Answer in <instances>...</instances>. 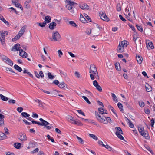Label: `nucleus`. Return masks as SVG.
<instances>
[{"instance_id": "473e14b6", "label": "nucleus", "mask_w": 155, "mask_h": 155, "mask_svg": "<svg viewBox=\"0 0 155 155\" xmlns=\"http://www.w3.org/2000/svg\"><path fill=\"white\" fill-rule=\"evenodd\" d=\"M60 91L58 90H53L52 91H51V93L52 94L53 96H55L57 95L58 93H59Z\"/></svg>"}, {"instance_id": "393cba45", "label": "nucleus", "mask_w": 155, "mask_h": 155, "mask_svg": "<svg viewBox=\"0 0 155 155\" xmlns=\"http://www.w3.org/2000/svg\"><path fill=\"white\" fill-rule=\"evenodd\" d=\"M17 0H12V3L16 7H20L21 9V7H20L21 6L20 4L17 2Z\"/></svg>"}, {"instance_id": "de8ad7c7", "label": "nucleus", "mask_w": 155, "mask_h": 155, "mask_svg": "<svg viewBox=\"0 0 155 155\" xmlns=\"http://www.w3.org/2000/svg\"><path fill=\"white\" fill-rule=\"evenodd\" d=\"M116 9L118 11H120L121 10V6L120 4V3H118L117 4L116 6Z\"/></svg>"}, {"instance_id": "052dcab7", "label": "nucleus", "mask_w": 155, "mask_h": 155, "mask_svg": "<svg viewBox=\"0 0 155 155\" xmlns=\"http://www.w3.org/2000/svg\"><path fill=\"white\" fill-rule=\"evenodd\" d=\"M39 151V149L38 148H37L36 149H35V150H34L33 151L31 152V153L32 154H34L35 153H36L38 152Z\"/></svg>"}, {"instance_id": "09e8293b", "label": "nucleus", "mask_w": 155, "mask_h": 155, "mask_svg": "<svg viewBox=\"0 0 155 155\" xmlns=\"http://www.w3.org/2000/svg\"><path fill=\"white\" fill-rule=\"evenodd\" d=\"M82 97L87 103L89 104H90L91 103V102L89 101L88 99L85 96H82Z\"/></svg>"}, {"instance_id": "774afa93", "label": "nucleus", "mask_w": 155, "mask_h": 155, "mask_svg": "<svg viewBox=\"0 0 155 155\" xmlns=\"http://www.w3.org/2000/svg\"><path fill=\"white\" fill-rule=\"evenodd\" d=\"M38 115L37 114L35 113H33L32 117L33 118H37L38 117Z\"/></svg>"}, {"instance_id": "a18cd8bd", "label": "nucleus", "mask_w": 155, "mask_h": 155, "mask_svg": "<svg viewBox=\"0 0 155 155\" xmlns=\"http://www.w3.org/2000/svg\"><path fill=\"white\" fill-rule=\"evenodd\" d=\"M76 138L78 140L79 142L81 144H83L84 143V141L82 138L78 136H76Z\"/></svg>"}, {"instance_id": "f3484780", "label": "nucleus", "mask_w": 155, "mask_h": 155, "mask_svg": "<svg viewBox=\"0 0 155 155\" xmlns=\"http://www.w3.org/2000/svg\"><path fill=\"white\" fill-rule=\"evenodd\" d=\"M35 74L36 77L38 78H40V77L42 78L44 77V75L43 74V72L41 71H39V74L37 71H35Z\"/></svg>"}, {"instance_id": "ea45409f", "label": "nucleus", "mask_w": 155, "mask_h": 155, "mask_svg": "<svg viewBox=\"0 0 155 155\" xmlns=\"http://www.w3.org/2000/svg\"><path fill=\"white\" fill-rule=\"evenodd\" d=\"M112 97L114 101L117 102H118L117 98L115 95L114 93H111Z\"/></svg>"}, {"instance_id": "6e6552de", "label": "nucleus", "mask_w": 155, "mask_h": 155, "mask_svg": "<svg viewBox=\"0 0 155 155\" xmlns=\"http://www.w3.org/2000/svg\"><path fill=\"white\" fill-rule=\"evenodd\" d=\"M115 129L116 130V135L120 140H123L124 137L121 134H123V133L121 128L119 127H116Z\"/></svg>"}, {"instance_id": "7ed1b4c3", "label": "nucleus", "mask_w": 155, "mask_h": 155, "mask_svg": "<svg viewBox=\"0 0 155 155\" xmlns=\"http://www.w3.org/2000/svg\"><path fill=\"white\" fill-rule=\"evenodd\" d=\"M39 120L41 123L39 122H36V124L39 125L43 126L46 127V128L48 130L50 129L54 128L53 127L51 126L48 122L42 118L39 119Z\"/></svg>"}, {"instance_id": "7c9ffc66", "label": "nucleus", "mask_w": 155, "mask_h": 155, "mask_svg": "<svg viewBox=\"0 0 155 155\" xmlns=\"http://www.w3.org/2000/svg\"><path fill=\"white\" fill-rule=\"evenodd\" d=\"M80 20L83 23H85L86 22V20L85 18L84 17V16L81 14H80Z\"/></svg>"}, {"instance_id": "6e6d98bb", "label": "nucleus", "mask_w": 155, "mask_h": 155, "mask_svg": "<svg viewBox=\"0 0 155 155\" xmlns=\"http://www.w3.org/2000/svg\"><path fill=\"white\" fill-rule=\"evenodd\" d=\"M23 110V108L21 107H19L17 109V110L18 112L21 113Z\"/></svg>"}, {"instance_id": "ddd939ff", "label": "nucleus", "mask_w": 155, "mask_h": 155, "mask_svg": "<svg viewBox=\"0 0 155 155\" xmlns=\"http://www.w3.org/2000/svg\"><path fill=\"white\" fill-rule=\"evenodd\" d=\"M18 137L21 141L23 142L25 141L27 139L26 135L24 133H21L20 134Z\"/></svg>"}, {"instance_id": "864d4df0", "label": "nucleus", "mask_w": 155, "mask_h": 155, "mask_svg": "<svg viewBox=\"0 0 155 155\" xmlns=\"http://www.w3.org/2000/svg\"><path fill=\"white\" fill-rule=\"evenodd\" d=\"M47 137L48 140H50L52 142H54V140L53 138L51 137L49 135H48Z\"/></svg>"}, {"instance_id": "13d9d810", "label": "nucleus", "mask_w": 155, "mask_h": 155, "mask_svg": "<svg viewBox=\"0 0 155 155\" xmlns=\"http://www.w3.org/2000/svg\"><path fill=\"white\" fill-rule=\"evenodd\" d=\"M58 56L59 57H61V56L63 55V52L61 51L60 50H59L58 51Z\"/></svg>"}, {"instance_id": "8fccbe9b", "label": "nucleus", "mask_w": 155, "mask_h": 155, "mask_svg": "<svg viewBox=\"0 0 155 155\" xmlns=\"http://www.w3.org/2000/svg\"><path fill=\"white\" fill-rule=\"evenodd\" d=\"M46 24V23L44 21L43 23H39L38 25L40 27H43L45 26Z\"/></svg>"}, {"instance_id": "a19ab883", "label": "nucleus", "mask_w": 155, "mask_h": 155, "mask_svg": "<svg viewBox=\"0 0 155 155\" xmlns=\"http://www.w3.org/2000/svg\"><path fill=\"white\" fill-rule=\"evenodd\" d=\"M117 106L118 108L120 109V111H123V106L122 104L120 102H119L118 103Z\"/></svg>"}, {"instance_id": "c9c22d12", "label": "nucleus", "mask_w": 155, "mask_h": 155, "mask_svg": "<svg viewBox=\"0 0 155 155\" xmlns=\"http://www.w3.org/2000/svg\"><path fill=\"white\" fill-rule=\"evenodd\" d=\"M80 118L84 121H87L90 123H94V121L91 120H90L88 119H84L81 117Z\"/></svg>"}, {"instance_id": "2eb2a0df", "label": "nucleus", "mask_w": 155, "mask_h": 155, "mask_svg": "<svg viewBox=\"0 0 155 155\" xmlns=\"http://www.w3.org/2000/svg\"><path fill=\"white\" fill-rule=\"evenodd\" d=\"M93 85L99 91L101 92L102 91L101 87L98 84L96 80L93 81Z\"/></svg>"}, {"instance_id": "bf43d9fd", "label": "nucleus", "mask_w": 155, "mask_h": 155, "mask_svg": "<svg viewBox=\"0 0 155 155\" xmlns=\"http://www.w3.org/2000/svg\"><path fill=\"white\" fill-rule=\"evenodd\" d=\"M86 33L88 35H90L91 33V30L90 28L87 29Z\"/></svg>"}, {"instance_id": "c85d7f7f", "label": "nucleus", "mask_w": 155, "mask_h": 155, "mask_svg": "<svg viewBox=\"0 0 155 155\" xmlns=\"http://www.w3.org/2000/svg\"><path fill=\"white\" fill-rule=\"evenodd\" d=\"M72 124H75L79 126L83 125V124L79 120H74Z\"/></svg>"}, {"instance_id": "4be33fe9", "label": "nucleus", "mask_w": 155, "mask_h": 155, "mask_svg": "<svg viewBox=\"0 0 155 155\" xmlns=\"http://www.w3.org/2000/svg\"><path fill=\"white\" fill-rule=\"evenodd\" d=\"M58 87L61 89H65L66 88H68L67 85L64 82L61 83L58 85Z\"/></svg>"}, {"instance_id": "f704fd0d", "label": "nucleus", "mask_w": 155, "mask_h": 155, "mask_svg": "<svg viewBox=\"0 0 155 155\" xmlns=\"http://www.w3.org/2000/svg\"><path fill=\"white\" fill-rule=\"evenodd\" d=\"M21 146V144L19 143H15L14 144V147L18 149L20 148Z\"/></svg>"}, {"instance_id": "338daca9", "label": "nucleus", "mask_w": 155, "mask_h": 155, "mask_svg": "<svg viewBox=\"0 0 155 155\" xmlns=\"http://www.w3.org/2000/svg\"><path fill=\"white\" fill-rule=\"evenodd\" d=\"M77 112L80 114L82 115H83L85 116V114L84 112H82L81 110H77Z\"/></svg>"}, {"instance_id": "680f3d73", "label": "nucleus", "mask_w": 155, "mask_h": 155, "mask_svg": "<svg viewBox=\"0 0 155 155\" xmlns=\"http://www.w3.org/2000/svg\"><path fill=\"white\" fill-rule=\"evenodd\" d=\"M2 21L7 25H9V23L4 18L2 19Z\"/></svg>"}, {"instance_id": "79ce46f5", "label": "nucleus", "mask_w": 155, "mask_h": 155, "mask_svg": "<svg viewBox=\"0 0 155 155\" xmlns=\"http://www.w3.org/2000/svg\"><path fill=\"white\" fill-rule=\"evenodd\" d=\"M115 66L117 70L119 71H120V70L121 69L120 68V66L119 63H116L115 64Z\"/></svg>"}, {"instance_id": "603ef678", "label": "nucleus", "mask_w": 155, "mask_h": 155, "mask_svg": "<svg viewBox=\"0 0 155 155\" xmlns=\"http://www.w3.org/2000/svg\"><path fill=\"white\" fill-rule=\"evenodd\" d=\"M30 2V0H29L28 1V2H26L25 3V7L27 8H28L29 7L30 5L29 4V3Z\"/></svg>"}, {"instance_id": "6ab92c4d", "label": "nucleus", "mask_w": 155, "mask_h": 155, "mask_svg": "<svg viewBox=\"0 0 155 155\" xmlns=\"http://www.w3.org/2000/svg\"><path fill=\"white\" fill-rule=\"evenodd\" d=\"M98 111L99 112L100 114H102V115L104 114H107L108 113L107 110L104 109L102 108H99L98 109Z\"/></svg>"}, {"instance_id": "e2e57ef3", "label": "nucleus", "mask_w": 155, "mask_h": 155, "mask_svg": "<svg viewBox=\"0 0 155 155\" xmlns=\"http://www.w3.org/2000/svg\"><path fill=\"white\" fill-rule=\"evenodd\" d=\"M137 29L140 32H142L143 31V28L142 27L138 25H137Z\"/></svg>"}, {"instance_id": "49530a36", "label": "nucleus", "mask_w": 155, "mask_h": 155, "mask_svg": "<svg viewBox=\"0 0 155 155\" xmlns=\"http://www.w3.org/2000/svg\"><path fill=\"white\" fill-rule=\"evenodd\" d=\"M35 101L38 103L39 106L40 107L42 106V103L41 101L40 100L36 99L35 100Z\"/></svg>"}, {"instance_id": "c756f323", "label": "nucleus", "mask_w": 155, "mask_h": 155, "mask_svg": "<svg viewBox=\"0 0 155 155\" xmlns=\"http://www.w3.org/2000/svg\"><path fill=\"white\" fill-rule=\"evenodd\" d=\"M69 24L73 27L77 28L78 25L73 21H69L68 22Z\"/></svg>"}, {"instance_id": "412c9836", "label": "nucleus", "mask_w": 155, "mask_h": 155, "mask_svg": "<svg viewBox=\"0 0 155 155\" xmlns=\"http://www.w3.org/2000/svg\"><path fill=\"white\" fill-rule=\"evenodd\" d=\"M80 8L82 9H88L89 7L87 4H82L80 5Z\"/></svg>"}, {"instance_id": "3c124183", "label": "nucleus", "mask_w": 155, "mask_h": 155, "mask_svg": "<svg viewBox=\"0 0 155 155\" xmlns=\"http://www.w3.org/2000/svg\"><path fill=\"white\" fill-rule=\"evenodd\" d=\"M125 13L126 14H125V15H127L129 16H130L131 15L130 12L129 10L127 9V8H126L125 9Z\"/></svg>"}, {"instance_id": "a878e982", "label": "nucleus", "mask_w": 155, "mask_h": 155, "mask_svg": "<svg viewBox=\"0 0 155 155\" xmlns=\"http://www.w3.org/2000/svg\"><path fill=\"white\" fill-rule=\"evenodd\" d=\"M45 21L44 22L46 23H48L51 22V18L50 16H47L45 18Z\"/></svg>"}, {"instance_id": "37998d69", "label": "nucleus", "mask_w": 155, "mask_h": 155, "mask_svg": "<svg viewBox=\"0 0 155 155\" xmlns=\"http://www.w3.org/2000/svg\"><path fill=\"white\" fill-rule=\"evenodd\" d=\"M103 147H105L109 151H111L112 150V148L107 144L106 145H103Z\"/></svg>"}, {"instance_id": "4c0bfd02", "label": "nucleus", "mask_w": 155, "mask_h": 155, "mask_svg": "<svg viewBox=\"0 0 155 155\" xmlns=\"http://www.w3.org/2000/svg\"><path fill=\"white\" fill-rule=\"evenodd\" d=\"M89 135L90 137L92 138L95 140H97L98 139L97 137L94 134H90Z\"/></svg>"}, {"instance_id": "f03ea898", "label": "nucleus", "mask_w": 155, "mask_h": 155, "mask_svg": "<svg viewBox=\"0 0 155 155\" xmlns=\"http://www.w3.org/2000/svg\"><path fill=\"white\" fill-rule=\"evenodd\" d=\"M90 76L91 80H94L95 78L99 79V77L96 66L93 64H91L90 67Z\"/></svg>"}, {"instance_id": "4d7b16f0", "label": "nucleus", "mask_w": 155, "mask_h": 155, "mask_svg": "<svg viewBox=\"0 0 155 155\" xmlns=\"http://www.w3.org/2000/svg\"><path fill=\"white\" fill-rule=\"evenodd\" d=\"M5 69L7 71H9L11 72L15 73V72H14L13 70L11 68H9L7 67H5Z\"/></svg>"}, {"instance_id": "69168bd1", "label": "nucleus", "mask_w": 155, "mask_h": 155, "mask_svg": "<svg viewBox=\"0 0 155 155\" xmlns=\"http://www.w3.org/2000/svg\"><path fill=\"white\" fill-rule=\"evenodd\" d=\"M85 17L89 21H91V19L86 14H85L84 15Z\"/></svg>"}, {"instance_id": "4468645a", "label": "nucleus", "mask_w": 155, "mask_h": 155, "mask_svg": "<svg viewBox=\"0 0 155 155\" xmlns=\"http://www.w3.org/2000/svg\"><path fill=\"white\" fill-rule=\"evenodd\" d=\"M22 49L20 46V44L17 43L11 49V51H19Z\"/></svg>"}, {"instance_id": "e433bc0d", "label": "nucleus", "mask_w": 155, "mask_h": 155, "mask_svg": "<svg viewBox=\"0 0 155 155\" xmlns=\"http://www.w3.org/2000/svg\"><path fill=\"white\" fill-rule=\"evenodd\" d=\"M0 97L2 100L5 101H6L8 100V98L7 97L4 96L2 94H0Z\"/></svg>"}, {"instance_id": "39448f33", "label": "nucleus", "mask_w": 155, "mask_h": 155, "mask_svg": "<svg viewBox=\"0 0 155 155\" xmlns=\"http://www.w3.org/2000/svg\"><path fill=\"white\" fill-rule=\"evenodd\" d=\"M138 130L140 134L144 137L146 139H149V137L147 131L144 130V128L143 127L140 126L138 127Z\"/></svg>"}, {"instance_id": "423d86ee", "label": "nucleus", "mask_w": 155, "mask_h": 155, "mask_svg": "<svg viewBox=\"0 0 155 155\" xmlns=\"http://www.w3.org/2000/svg\"><path fill=\"white\" fill-rule=\"evenodd\" d=\"M26 28V26H23L21 29L20 31H19L17 35L15 38H12V41H15L18 39L24 33L25 30Z\"/></svg>"}, {"instance_id": "58836bf2", "label": "nucleus", "mask_w": 155, "mask_h": 155, "mask_svg": "<svg viewBox=\"0 0 155 155\" xmlns=\"http://www.w3.org/2000/svg\"><path fill=\"white\" fill-rule=\"evenodd\" d=\"M48 78L50 79H53L54 78L55 76L51 74L49 72L48 74Z\"/></svg>"}, {"instance_id": "dca6fc26", "label": "nucleus", "mask_w": 155, "mask_h": 155, "mask_svg": "<svg viewBox=\"0 0 155 155\" xmlns=\"http://www.w3.org/2000/svg\"><path fill=\"white\" fill-rule=\"evenodd\" d=\"M68 4L66 6V8L68 10H71L72 8V6L75 3L74 2L71 1H68Z\"/></svg>"}, {"instance_id": "9d476101", "label": "nucleus", "mask_w": 155, "mask_h": 155, "mask_svg": "<svg viewBox=\"0 0 155 155\" xmlns=\"http://www.w3.org/2000/svg\"><path fill=\"white\" fill-rule=\"evenodd\" d=\"M99 14L100 18L102 20L106 21H109V18L107 16L104 12H101Z\"/></svg>"}, {"instance_id": "72a5a7b5", "label": "nucleus", "mask_w": 155, "mask_h": 155, "mask_svg": "<svg viewBox=\"0 0 155 155\" xmlns=\"http://www.w3.org/2000/svg\"><path fill=\"white\" fill-rule=\"evenodd\" d=\"M14 68L19 72H21L22 71L21 68L18 65L15 64L14 66Z\"/></svg>"}, {"instance_id": "bb28decb", "label": "nucleus", "mask_w": 155, "mask_h": 155, "mask_svg": "<svg viewBox=\"0 0 155 155\" xmlns=\"http://www.w3.org/2000/svg\"><path fill=\"white\" fill-rule=\"evenodd\" d=\"M145 87L146 90L147 92H150L152 90V88L151 86L147 83L145 85Z\"/></svg>"}, {"instance_id": "0eeeda50", "label": "nucleus", "mask_w": 155, "mask_h": 155, "mask_svg": "<svg viewBox=\"0 0 155 155\" xmlns=\"http://www.w3.org/2000/svg\"><path fill=\"white\" fill-rule=\"evenodd\" d=\"M61 36L59 33L56 31H54L52 33V41H59L61 40Z\"/></svg>"}, {"instance_id": "0e129e2a", "label": "nucleus", "mask_w": 155, "mask_h": 155, "mask_svg": "<svg viewBox=\"0 0 155 155\" xmlns=\"http://www.w3.org/2000/svg\"><path fill=\"white\" fill-rule=\"evenodd\" d=\"M75 76L78 78H80V75L78 72L76 71L75 73Z\"/></svg>"}, {"instance_id": "2f4dec72", "label": "nucleus", "mask_w": 155, "mask_h": 155, "mask_svg": "<svg viewBox=\"0 0 155 155\" xmlns=\"http://www.w3.org/2000/svg\"><path fill=\"white\" fill-rule=\"evenodd\" d=\"M6 137L5 134L2 132H0V140H3L6 138Z\"/></svg>"}, {"instance_id": "b1692460", "label": "nucleus", "mask_w": 155, "mask_h": 155, "mask_svg": "<svg viewBox=\"0 0 155 155\" xmlns=\"http://www.w3.org/2000/svg\"><path fill=\"white\" fill-rule=\"evenodd\" d=\"M125 118L126 121L129 125V127L132 128H133L134 127V126L131 121L126 117H125Z\"/></svg>"}, {"instance_id": "20e7f679", "label": "nucleus", "mask_w": 155, "mask_h": 155, "mask_svg": "<svg viewBox=\"0 0 155 155\" xmlns=\"http://www.w3.org/2000/svg\"><path fill=\"white\" fill-rule=\"evenodd\" d=\"M127 41H123L120 42L117 48V51L119 53L124 52V48L127 47Z\"/></svg>"}, {"instance_id": "1a4fd4ad", "label": "nucleus", "mask_w": 155, "mask_h": 155, "mask_svg": "<svg viewBox=\"0 0 155 155\" xmlns=\"http://www.w3.org/2000/svg\"><path fill=\"white\" fill-rule=\"evenodd\" d=\"M8 34V32L6 31H0V40L2 44H4L5 42V36Z\"/></svg>"}, {"instance_id": "f8f14e48", "label": "nucleus", "mask_w": 155, "mask_h": 155, "mask_svg": "<svg viewBox=\"0 0 155 155\" xmlns=\"http://www.w3.org/2000/svg\"><path fill=\"white\" fill-rule=\"evenodd\" d=\"M147 47L148 49H152L154 48V46L152 42L149 40H146Z\"/></svg>"}, {"instance_id": "aec40b11", "label": "nucleus", "mask_w": 155, "mask_h": 155, "mask_svg": "<svg viewBox=\"0 0 155 155\" xmlns=\"http://www.w3.org/2000/svg\"><path fill=\"white\" fill-rule=\"evenodd\" d=\"M66 118L67 121H68L69 122H70L72 124L74 120L72 117L69 115H67L66 117Z\"/></svg>"}, {"instance_id": "c03bdc74", "label": "nucleus", "mask_w": 155, "mask_h": 155, "mask_svg": "<svg viewBox=\"0 0 155 155\" xmlns=\"http://www.w3.org/2000/svg\"><path fill=\"white\" fill-rule=\"evenodd\" d=\"M21 115L25 117H27L30 116V115L26 112H22L21 113Z\"/></svg>"}, {"instance_id": "5701e85b", "label": "nucleus", "mask_w": 155, "mask_h": 155, "mask_svg": "<svg viewBox=\"0 0 155 155\" xmlns=\"http://www.w3.org/2000/svg\"><path fill=\"white\" fill-rule=\"evenodd\" d=\"M136 57L137 62L139 64H141L143 60L142 57L139 55H136Z\"/></svg>"}, {"instance_id": "9b49d317", "label": "nucleus", "mask_w": 155, "mask_h": 155, "mask_svg": "<svg viewBox=\"0 0 155 155\" xmlns=\"http://www.w3.org/2000/svg\"><path fill=\"white\" fill-rule=\"evenodd\" d=\"M2 58L3 60L8 64L11 66L13 65V63L12 61L7 57L3 56L2 57Z\"/></svg>"}, {"instance_id": "f257e3e1", "label": "nucleus", "mask_w": 155, "mask_h": 155, "mask_svg": "<svg viewBox=\"0 0 155 155\" xmlns=\"http://www.w3.org/2000/svg\"><path fill=\"white\" fill-rule=\"evenodd\" d=\"M95 114L97 119L100 123L107 124L108 123L112 122L111 119L110 117H106L103 115H101L97 111L95 112Z\"/></svg>"}, {"instance_id": "cd10ccee", "label": "nucleus", "mask_w": 155, "mask_h": 155, "mask_svg": "<svg viewBox=\"0 0 155 155\" xmlns=\"http://www.w3.org/2000/svg\"><path fill=\"white\" fill-rule=\"evenodd\" d=\"M56 24L54 22H52L50 24L49 28L51 29H53L56 27Z\"/></svg>"}, {"instance_id": "5fc2aeb1", "label": "nucleus", "mask_w": 155, "mask_h": 155, "mask_svg": "<svg viewBox=\"0 0 155 155\" xmlns=\"http://www.w3.org/2000/svg\"><path fill=\"white\" fill-rule=\"evenodd\" d=\"M139 104L140 106L141 107H143L144 106V103L142 101H139Z\"/></svg>"}, {"instance_id": "a211bd4d", "label": "nucleus", "mask_w": 155, "mask_h": 155, "mask_svg": "<svg viewBox=\"0 0 155 155\" xmlns=\"http://www.w3.org/2000/svg\"><path fill=\"white\" fill-rule=\"evenodd\" d=\"M19 55L23 58H25L27 57V53L22 49L19 51Z\"/></svg>"}]
</instances>
